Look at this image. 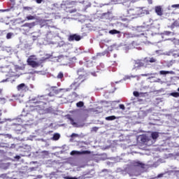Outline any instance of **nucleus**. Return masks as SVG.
<instances>
[{
    "mask_svg": "<svg viewBox=\"0 0 179 179\" xmlns=\"http://www.w3.org/2000/svg\"><path fill=\"white\" fill-rule=\"evenodd\" d=\"M34 26H36V23L31 22V23H25L22 26V27H29V29H32V27H34Z\"/></svg>",
    "mask_w": 179,
    "mask_h": 179,
    "instance_id": "4468645a",
    "label": "nucleus"
},
{
    "mask_svg": "<svg viewBox=\"0 0 179 179\" xmlns=\"http://www.w3.org/2000/svg\"><path fill=\"white\" fill-rule=\"evenodd\" d=\"M160 75H168L170 73L171 75H173L174 73V71H159Z\"/></svg>",
    "mask_w": 179,
    "mask_h": 179,
    "instance_id": "dca6fc26",
    "label": "nucleus"
},
{
    "mask_svg": "<svg viewBox=\"0 0 179 179\" xmlns=\"http://www.w3.org/2000/svg\"><path fill=\"white\" fill-rule=\"evenodd\" d=\"M70 121H73V119H72V118H70Z\"/></svg>",
    "mask_w": 179,
    "mask_h": 179,
    "instance_id": "ea45409f",
    "label": "nucleus"
},
{
    "mask_svg": "<svg viewBox=\"0 0 179 179\" xmlns=\"http://www.w3.org/2000/svg\"><path fill=\"white\" fill-rule=\"evenodd\" d=\"M73 136H78V134H71V138H73Z\"/></svg>",
    "mask_w": 179,
    "mask_h": 179,
    "instance_id": "c9c22d12",
    "label": "nucleus"
},
{
    "mask_svg": "<svg viewBox=\"0 0 179 179\" xmlns=\"http://www.w3.org/2000/svg\"><path fill=\"white\" fill-rule=\"evenodd\" d=\"M171 95L172 96V97H179V92H172L171 93Z\"/></svg>",
    "mask_w": 179,
    "mask_h": 179,
    "instance_id": "5701e85b",
    "label": "nucleus"
},
{
    "mask_svg": "<svg viewBox=\"0 0 179 179\" xmlns=\"http://www.w3.org/2000/svg\"><path fill=\"white\" fill-rule=\"evenodd\" d=\"M15 159H17V160H20V156L16 155V156L15 157Z\"/></svg>",
    "mask_w": 179,
    "mask_h": 179,
    "instance_id": "473e14b6",
    "label": "nucleus"
},
{
    "mask_svg": "<svg viewBox=\"0 0 179 179\" xmlns=\"http://www.w3.org/2000/svg\"><path fill=\"white\" fill-rule=\"evenodd\" d=\"M0 121H1V118H0Z\"/></svg>",
    "mask_w": 179,
    "mask_h": 179,
    "instance_id": "c03bdc74",
    "label": "nucleus"
},
{
    "mask_svg": "<svg viewBox=\"0 0 179 179\" xmlns=\"http://www.w3.org/2000/svg\"><path fill=\"white\" fill-rule=\"evenodd\" d=\"M133 94L135 97H139V92L138 91H134Z\"/></svg>",
    "mask_w": 179,
    "mask_h": 179,
    "instance_id": "393cba45",
    "label": "nucleus"
},
{
    "mask_svg": "<svg viewBox=\"0 0 179 179\" xmlns=\"http://www.w3.org/2000/svg\"><path fill=\"white\" fill-rule=\"evenodd\" d=\"M66 179H78V178H76V177H69V176H67V177L66 178Z\"/></svg>",
    "mask_w": 179,
    "mask_h": 179,
    "instance_id": "c756f323",
    "label": "nucleus"
},
{
    "mask_svg": "<svg viewBox=\"0 0 179 179\" xmlns=\"http://www.w3.org/2000/svg\"><path fill=\"white\" fill-rule=\"evenodd\" d=\"M27 89V86H26V84L21 83L17 86V90L18 92H24Z\"/></svg>",
    "mask_w": 179,
    "mask_h": 179,
    "instance_id": "9b49d317",
    "label": "nucleus"
},
{
    "mask_svg": "<svg viewBox=\"0 0 179 179\" xmlns=\"http://www.w3.org/2000/svg\"><path fill=\"white\" fill-rule=\"evenodd\" d=\"M168 27H169V29H171V30L175 29V27H179V19L173 22V23H172L171 25L169 26Z\"/></svg>",
    "mask_w": 179,
    "mask_h": 179,
    "instance_id": "f8f14e48",
    "label": "nucleus"
},
{
    "mask_svg": "<svg viewBox=\"0 0 179 179\" xmlns=\"http://www.w3.org/2000/svg\"><path fill=\"white\" fill-rule=\"evenodd\" d=\"M134 66H136V68H142V66L147 67L146 59L144 58L143 59H137L134 61Z\"/></svg>",
    "mask_w": 179,
    "mask_h": 179,
    "instance_id": "39448f33",
    "label": "nucleus"
},
{
    "mask_svg": "<svg viewBox=\"0 0 179 179\" xmlns=\"http://www.w3.org/2000/svg\"><path fill=\"white\" fill-rule=\"evenodd\" d=\"M59 138H61V135H59L58 133H56L53 135V141H58Z\"/></svg>",
    "mask_w": 179,
    "mask_h": 179,
    "instance_id": "412c9836",
    "label": "nucleus"
},
{
    "mask_svg": "<svg viewBox=\"0 0 179 179\" xmlns=\"http://www.w3.org/2000/svg\"><path fill=\"white\" fill-rule=\"evenodd\" d=\"M1 115H2V112L0 110V117H1Z\"/></svg>",
    "mask_w": 179,
    "mask_h": 179,
    "instance_id": "58836bf2",
    "label": "nucleus"
},
{
    "mask_svg": "<svg viewBox=\"0 0 179 179\" xmlns=\"http://www.w3.org/2000/svg\"><path fill=\"white\" fill-rule=\"evenodd\" d=\"M76 6V1H70L69 3H66L65 4V10L66 12H68L69 13H75L76 12V8H75Z\"/></svg>",
    "mask_w": 179,
    "mask_h": 179,
    "instance_id": "7ed1b4c3",
    "label": "nucleus"
},
{
    "mask_svg": "<svg viewBox=\"0 0 179 179\" xmlns=\"http://www.w3.org/2000/svg\"><path fill=\"white\" fill-rule=\"evenodd\" d=\"M105 120L106 121H114V120H117V117H115V115L108 116L105 118Z\"/></svg>",
    "mask_w": 179,
    "mask_h": 179,
    "instance_id": "f3484780",
    "label": "nucleus"
},
{
    "mask_svg": "<svg viewBox=\"0 0 179 179\" xmlns=\"http://www.w3.org/2000/svg\"><path fill=\"white\" fill-rule=\"evenodd\" d=\"M139 139L141 143H146V142H149L150 141V138H149V136L146 134L139 136Z\"/></svg>",
    "mask_w": 179,
    "mask_h": 179,
    "instance_id": "6e6552de",
    "label": "nucleus"
},
{
    "mask_svg": "<svg viewBox=\"0 0 179 179\" xmlns=\"http://www.w3.org/2000/svg\"><path fill=\"white\" fill-rule=\"evenodd\" d=\"M34 59H36L35 55L29 56V57L27 60V65H29V66H31V68H38V66H40V63L34 61Z\"/></svg>",
    "mask_w": 179,
    "mask_h": 179,
    "instance_id": "20e7f679",
    "label": "nucleus"
},
{
    "mask_svg": "<svg viewBox=\"0 0 179 179\" xmlns=\"http://www.w3.org/2000/svg\"><path fill=\"white\" fill-rule=\"evenodd\" d=\"M57 79H62L64 78V73L59 72L57 76Z\"/></svg>",
    "mask_w": 179,
    "mask_h": 179,
    "instance_id": "4be33fe9",
    "label": "nucleus"
},
{
    "mask_svg": "<svg viewBox=\"0 0 179 179\" xmlns=\"http://www.w3.org/2000/svg\"><path fill=\"white\" fill-rule=\"evenodd\" d=\"M34 19H36V17H35V16H33V15H27V16L25 17L24 21H26V20H34Z\"/></svg>",
    "mask_w": 179,
    "mask_h": 179,
    "instance_id": "a211bd4d",
    "label": "nucleus"
},
{
    "mask_svg": "<svg viewBox=\"0 0 179 179\" xmlns=\"http://www.w3.org/2000/svg\"><path fill=\"white\" fill-rule=\"evenodd\" d=\"M90 153H92V152H90V150H84V151L73 150L71 151V155H90Z\"/></svg>",
    "mask_w": 179,
    "mask_h": 179,
    "instance_id": "1a4fd4ad",
    "label": "nucleus"
},
{
    "mask_svg": "<svg viewBox=\"0 0 179 179\" xmlns=\"http://www.w3.org/2000/svg\"><path fill=\"white\" fill-rule=\"evenodd\" d=\"M121 33V31H117L116 29H113L109 31V34H120Z\"/></svg>",
    "mask_w": 179,
    "mask_h": 179,
    "instance_id": "aec40b11",
    "label": "nucleus"
},
{
    "mask_svg": "<svg viewBox=\"0 0 179 179\" xmlns=\"http://www.w3.org/2000/svg\"><path fill=\"white\" fill-rule=\"evenodd\" d=\"M172 8H179V4L172 5Z\"/></svg>",
    "mask_w": 179,
    "mask_h": 179,
    "instance_id": "7c9ffc66",
    "label": "nucleus"
},
{
    "mask_svg": "<svg viewBox=\"0 0 179 179\" xmlns=\"http://www.w3.org/2000/svg\"><path fill=\"white\" fill-rule=\"evenodd\" d=\"M87 8L90 7V6H87Z\"/></svg>",
    "mask_w": 179,
    "mask_h": 179,
    "instance_id": "a19ab883",
    "label": "nucleus"
},
{
    "mask_svg": "<svg viewBox=\"0 0 179 179\" xmlns=\"http://www.w3.org/2000/svg\"><path fill=\"white\" fill-rule=\"evenodd\" d=\"M91 75H92V76H97V75L96 74V72L91 73Z\"/></svg>",
    "mask_w": 179,
    "mask_h": 179,
    "instance_id": "f704fd0d",
    "label": "nucleus"
},
{
    "mask_svg": "<svg viewBox=\"0 0 179 179\" xmlns=\"http://www.w3.org/2000/svg\"><path fill=\"white\" fill-rule=\"evenodd\" d=\"M143 13H145V15H149L150 13L149 12V10H143Z\"/></svg>",
    "mask_w": 179,
    "mask_h": 179,
    "instance_id": "c85d7f7f",
    "label": "nucleus"
},
{
    "mask_svg": "<svg viewBox=\"0 0 179 179\" xmlns=\"http://www.w3.org/2000/svg\"><path fill=\"white\" fill-rule=\"evenodd\" d=\"M119 107L120 108V110H125V106L124 104H120Z\"/></svg>",
    "mask_w": 179,
    "mask_h": 179,
    "instance_id": "cd10ccee",
    "label": "nucleus"
},
{
    "mask_svg": "<svg viewBox=\"0 0 179 179\" xmlns=\"http://www.w3.org/2000/svg\"><path fill=\"white\" fill-rule=\"evenodd\" d=\"M164 34H165V36H170V34H171V31H164Z\"/></svg>",
    "mask_w": 179,
    "mask_h": 179,
    "instance_id": "a878e982",
    "label": "nucleus"
},
{
    "mask_svg": "<svg viewBox=\"0 0 179 179\" xmlns=\"http://www.w3.org/2000/svg\"><path fill=\"white\" fill-rule=\"evenodd\" d=\"M92 132H97V131H99V127H94L92 128Z\"/></svg>",
    "mask_w": 179,
    "mask_h": 179,
    "instance_id": "b1692460",
    "label": "nucleus"
},
{
    "mask_svg": "<svg viewBox=\"0 0 179 179\" xmlns=\"http://www.w3.org/2000/svg\"><path fill=\"white\" fill-rule=\"evenodd\" d=\"M6 38L9 40L10 38H12V33H8L6 35Z\"/></svg>",
    "mask_w": 179,
    "mask_h": 179,
    "instance_id": "bb28decb",
    "label": "nucleus"
},
{
    "mask_svg": "<svg viewBox=\"0 0 179 179\" xmlns=\"http://www.w3.org/2000/svg\"><path fill=\"white\" fill-rule=\"evenodd\" d=\"M44 104H45V99H44V96H41L29 101L28 106L34 110H40Z\"/></svg>",
    "mask_w": 179,
    "mask_h": 179,
    "instance_id": "f257e3e1",
    "label": "nucleus"
},
{
    "mask_svg": "<svg viewBox=\"0 0 179 179\" xmlns=\"http://www.w3.org/2000/svg\"><path fill=\"white\" fill-rule=\"evenodd\" d=\"M155 10L158 16H163V8H162V6H155Z\"/></svg>",
    "mask_w": 179,
    "mask_h": 179,
    "instance_id": "9d476101",
    "label": "nucleus"
},
{
    "mask_svg": "<svg viewBox=\"0 0 179 179\" xmlns=\"http://www.w3.org/2000/svg\"><path fill=\"white\" fill-rule=\"evenodd\" d=\"M37 3H41L43 2V0H36Z\"/></svg>",
    "mask_w": 179,
    "mask_h": 179,
    "instance_id": "72a5a7b5",
    "label": "nucleus"
},
{
    "mask_svg": "<svg viewBox=\"0 0 179 179\" xmlns=\"http://www.w3.org/2000/svg\"><path fill=\"white\" fill-rule=\"evenodd\" d=\"M141 76H148V74H141Z\"/></svg>",
    "mask_w": 179,
    "mask_h": 179,
    "instance_id": "4c0bfd02",
    "label": "nucleus"
},
{
    "mask_svg": "<svg viewBox=\"0 0 179 179\" xmlns=\"http://www.w3.org/2000/svg\"><path fill=\"white\" fill-rule=\"evenodd\" d=\"M59 92H61V90H57L55 91V93L56 94H58V93H59Z\"/></svg>",
    "mask_w": 179,
    "mask_h": 179,
    "instance_id": "2f4dec72",
    "label": "nucleus"
},
{
    "mask_svg": "<svg viewBox=\"0 0 179 179\" xmlns=\"http://www.w3.org/2000/svg\"><path fill=\"white\" fill-rule=\"evenodd\" d=\"M177 91L179 92V87L178 88Z\"/></svg>",
    "mask_w": 179,
    "mask_h": 179,
    "instance_id": "79ce46f5",
    "label": "nucleus"
},
{
    "mask_svg": "<svg viewBox=\"0 0 179 179\" xmlns=\"http://www.w3.org/2000/svg\"><path fill=\"white\" fill-rule=\"evenodd\" d=\"M84 106H85V103L82 101L76 103V107H78V108H82V107H83Z\"/></svg>",
    "mask_w": 179,
    "mask_h": 179,
    "instance_id": "6ab92c4d",
    "label": "nucleus"
},
{
    "mask_svg": "<svg viewBox=\"0 0 179 179\" xmlns=\"http://www.w3.org/2000/svg\"><path fill=\"white\" fill-rule=\"evenodd\" d=\"M129 15H131V16H138L141 15V8L136 7L134 8H130L128 10Z\"/></svg>",
    "mask_w": 179,
    "mask_h": 179,
    "instance_id": "423d86ee",
    "label": "nucleus"
},
{
    "mask_svg": "<svg viewBox=\"0 0 179 179\" xmlns=\"http://www.w3.org/2000/svg\"><path fill=\"white\" fill-rule=\"evenodd\" d=\"M83 82H85V79L82 80V76H79L78 78H76L70 85L71 90H76L77 89H79V87Z\"/></svg>",
    "mask_w": 179,
    "mask_h": 179,
    "instance_id": "f03ea898",
    "label": "nucleus"
},
{
    "mask_svg": "<svg viewBox=\"0 0 179 179\" xmlns=\"http://www.w3.org/2000/svg\"><path fill=\"white\" fill-rule=\"evenodd\" d=\"M158 177H162V176H161V175H159Z\"/></svg>",
    "mask_w": 179,
    "mask_h": 179,
    "instance_id": "37998d69",
    "label": "nucleus"
},
{
    "mask_svg": "<svg viewBox=\"0 0 179 179\" xmlns=\"http://www.w3.org/2000/svg\"><path fill=\"white\" fill-rule=\"evenodd\" d=\"M24 10H29L30 9V7H24Z\"/></svg>",
    "mask_w": 179,
    "mask_h": 179,
    "instance_id": "e433bc0d",
    "label": "nucleus"
},
{
    "mask_svg": "<svg viewBox=\"0 0 179 179\" xmlns=\"http://www.w3.org/2000/svg\"><path fill=\"white\" fill-rule=\"evenodd\" d=\"M151 138L154 141H156V139H157V138H159V132H157V131H152L151 133Z\"/></svg>",
    "mask_w": 179,
    "mask_h": 179,
    "instance_id": "2eb2a0df",
    "label": "nucleus"
},
{
    "mask_svg": "<svg viewBox=\"0 0 179 179\" xmlns=\"http://www.w3.org/2000/svg\"><path fill=\"white\" fill-rule=\"evenodd\" d=\"M145 59H146L145 64L147 66L148 65H149V62H150L151 64L156 62V59L155 57H150V58L145 57Z\"/></svg>",
    "mask_w": 179,
    "mask_h": 179,
    "instance_id": "ddd939ff",
    "label": "nucleus"
},
{
    "mask_svg": "<svg viewBox=\"0 0 179 179\" xmlns=\"http://www.w3.org/2000/svg\"><path fill=\"white\" fill-rule=\"evenodd\" d=\"M81 38L80 36L74 34L69 36V41H80Z\"/></svg>",
    "mask_w": 179,
    "mask_h": 179,
    "instance_id": "0eeeda50",
    "label": "nucleus"
}]
</instances>
